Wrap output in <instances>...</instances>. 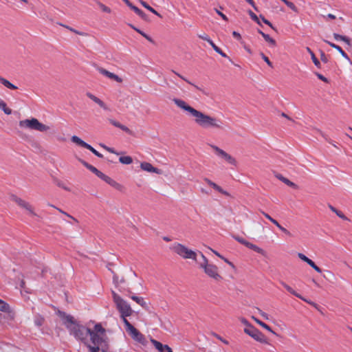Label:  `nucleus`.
Listing matches in <instances>:
<instances>
[{"label": "nucleus", "instance_id": "obj_1", "mask_svg": "<svg viewBox=\"0 0 352 352\" xmlns=\"http://www.w3.org/2000/svg\"><path fill=\"white\" fill-rule=\"evenodd\" d=\"M173 102L178 108L185 111L186 115L192 118L193 122L201 129L208 131L225 129V123L221 119L199 111L182 99L175 98Z\"/></svg>", "mask_w": 352, "mask_h": 352}, {"label": "nucleus", "instance_id": "obj_2", "mask_svg": "<svg viewBox=\"0 0 352 352\" xmlns=\"http://www.w3.org/2000/svg\"><path fill=\"white\" fill-rule=\"evenodd\" d=\"M63 320V323L69 329L70 333L78 340H80L86 344L87 337L89 333H90V329L78 324L74 320V318L69 315L64 316Z\"/></svg>", "mask_w": 352, "mask_h": 352}, {"label": "nucleus", "instance_id": "obj_3", "mask_svg": "<svg viewBox=\"0 0 352 352\" xmlns=\"http://www.w3.org/2000/svg\"><path fill=\"white\" fill-rule=\"evenodd\" d=\"M199 254L201 256V259L197 261L199 267L203 269L205 274L210 278L216 281L222 280L223 277L219 274L217 266L209 263L208 258L201 252H199Z\"/></svg>", "mask_w": 352, "mask_h": 352}, {"label": "nucleus", "instance_id": "obj_4", "mask_svg": "<svg viewBox=\"0 0 352 352\" xmlns=\"http://www.w3.org/2000/svg\"><path fill=\"white\" fill-rule=\"evenodd\" d=\"M112 296L113 302L116 305V308L120 313V317L124 323V319H126V317L130 316L132 314L133 310L130 305L115 292H112Z\"/></svg>", "mask_w": 352, "mask_h": 352}, {"label": "nucleus", "instance_id": "obj_5", "mask_svg": "<svg viewBox=\"0 0 352 352\" xmlns=\"http://www.w3.org/2000/svg\"><path fill=\"white\" fill-rule=\"evenodd\" d=\"M19 125L21 128L35 130L39 132H47L50 127L38 121V119L32 118L19 121Z\"/></svg>", "mask_w": 352, "mask_h": 352}, {"label": "nucleus", "instance_id": "obj_6", "mask_svg": "<svg viewBox=\"0 0 352 352\" xmlns=\"http://www.w3.org/2000/svg\"><path fill=\"white\" fill-rule=\"evenodd\" d=\"M170 250L184 259L197 261V253L182 243H175L173 244Z\"/></svg>", "mask_w": 352, "mask_h": 352}, {"label": "nucleus", "instance_id": "obj_7", "mask_svg": "<svg viewBox=\"0 0 352 352\" xmlns=\"http://www.w3.org/2000/svg\"><path fill=\"white\" fill-rule=\"evenodd\" d=\"M105 333V329L100 324H96L94 326V329H90L89 336L91 338V342L94 345H100L104 341L103 336Z\"/></svg>", "mask_w": 352, "mask_h": 352}, {"label": "nucleus", "instance_id": "obj_8", "mask_svg": "<svg viewBox=\"0 0 352 352\" xmlns=\"http://www.w3.org/2000/svg\"><path fill=\"white\" fill-rule=\"evenodd\" d=\"M124 325L126 332L134 340L142 344L146 343L144 336L135 328L127 319H124Z\"/></svg>", "mask_w": 352, "mask_h": 352}, {"label": "nucleus", "instance_id": "obj_9", "mask_svg": "<svg viewBox=\"0 0 352 352\" xmlns=\"http://www.w3.org/2000/svg\"><path fill=\"white\" fill-rule=\"evenodd\" d=\"M210 146L214 151L216 155L225 160L228 163L232 165L235 166L236 164V160L235 158L224 151L223 149L214 144H210Z\"/></svg>", "mask_w": 352, "mask_h": 352}, {"label": "nucleus", "instance_id": "obj_10", "mask_svg": "<svg viewBox=\"0 0 352 352\" xmlns=\"http://www.w3.org/2000/svg\"><path fill=\"white\" fill-rule=\"evenodd\" d=\"M12 200L14 201L19 207L26 210L30 214L36 216L33 206L28 201L22 199L17 196L13 195Z\"/></svg>", "mask_w": 352, "mask_h": 352}, {"label": "nucleus", "instance_id": "obj_11", "mask_svg": "<svg viewBox=\"0 0 352 352\" xmlns=\"http://www.w3.org/2000/svg\"><path fill=\"white\" fill-rule=\"evenodd\" d=\"M72 141L82 146V147H84L88 150H89L91 152H92L95 155H96L97 157H103V155L100 153L98 151H97L94 147H92L91 145H89V144L86 143L85 142H84L82 140H81L80 138H78V136L76 135H73L71 138Z\"/></svg>", "mask_w": 352, "mask_h": 352}, {"label": "nucleus", "instance_id": "obj_12", "mask_svg": "<svg viewBox=\"0 0 352 352\" xmlns=\"http://www.w3.org/2000/svg\"><path fill=\"white\" fill-rule=\"evenodd\" d=\"M234 239L236 241H237L238 242H239L240 243L244 245L245 246H246L247 248L254 250V252L258 253V254H261V255L263 256H265L266 255V252L264 250H263L262 248H259L258 246L246 241L245 239H244L243 238L241 237V236H234Z\"/></svg>", "mask_w": 352, "mask_h": 352}, {"label": "nucleus", "instance_id": "obj_13", "mask_svg": "<svg viewBox=\"0 0 352 352\" xmlns=\"http://www.w3.org/2000/svg\"><path fill=\"white\" fill-rule=\"evenodd\" d=\"M97 70L98 71V72L100 74H102L111 80H113L117 82L120 83L122 82V79L120 76H118V75H116L112 72H109L108 70H107L102 67H98L97 69Z\"/></svg>", "mask_w": 352, "mask_h": 352}, {"label": "nucleus", "instance_id": "obj_14", "mask_svg": "<svg viewBox=\"0 0 352 352\" xmlns=\"http://www.w3.org/2000/svg\"><path fill=\"white\" fill-rule=\"evenodd\" d=\"M86 96L89 99H91L92 101H94L96 104H97L102 109H104L105 111H109V109L107 107V105L102 100H100L99 98H98L97 96H96L93 94H91L90 92H87L86 94Z\"/></svg>", "mask_w": 352, "mask_h": 352}, {"label": "nucleus", "instance_id": "obj_15", "mask_svg": "<svg viewBox=\"0 0 352 352\" xmlns=\"http://www.w3.org/2000/svg\"><path fill=\"white\" fill-rule=\"evenodd\" d=\"M298 257L303 261L304 262L307 263L310 267H311L315 271H316L318 273H321L322 270L321 269L318 267L315 263L309 258L307 256H306L302 253H298Z\"/></svg>", "mask_w": 352, "mask_h": 352}, {"label": "nucleus", "instance_id": "obj_16", "mask_svg": "<svg viewBox=\"0 0 352 352\" xmlns=\"http://www.w3.org/2000/svg\"><path fill=\"white\" fill-rule=\"evenodd\" d=\"M204 182L210 186H211L212 188H213L215 190H217V192L226 195V196H228L229 197L230 195L228 192L224 190L221 186H219V185H217V184H215L214 182H213L212 181H211L210 179H209L208 178H204Z\"/></svg>", "mask_w": 352, "mask_h": 352}, {"label": "nucleus", "instance_id": "obj_17", "mask_svg": "<svg viewBox=\"0 0 352 352\" xmlns=\"http://www.w3.org/2000/svg\"><path fill=\"white\" fill-rule=\"evenodd\" d=\"M204 182L210 186H211L212 188H213L215 190H217V192L226 195V196H228L229 197L230 195L228 192L224 190L221 186H219V185H217V184H215L214 182H213L212 181H211L210 179H209L208 178H204Z\"/></svg>", "mask_w": 352, "mask_h": 352}, {"label": "nucleus", "instance_id": "obj_18", "mask_svg": "<svg viewBox=\"0 0 352 352\" xmlns=\"http://www.w3.org/2000/svg\"><path fill=\"white\" fill-rule=\"evenodd\" d=\"M261 213L267 219H269L272 223L276 225L280 230H281L283 232H284L285 234L288 236H292L290 232L287 230L286 228H283L281 225L279 224V223L274 219H273L271 216H270L267 213L261 211Z\"/></svg>", "mask_w": 352, "mask_h": 352}, {"label": "nucleus", "instance_id": "obj_19", "mask_svg": "<svg viewBox=\"0 0 352 352\" xmlns=\"http://www.w3.org/2000/svg\"><path fill=\"white\" fill-rule=\"evenodd\" d=\"M151 342L159 352H173L171 348L166 344L164 345L154 339H151Z\"/></svg>", "mask_w": 352, "mask_h": 352}, {"label": "nucleus", "instance_id": "obj_20", "mask_svg": "<svg viewBox=\"0 0 352 352\" xmlns=\"http://www.w3.org/2000/svg\"><path fill=\"white\" fill-rule=\"evenodd\" d=\"M140 168L143 170L148 172V173H155L157 174L161 173V170L160 169L155 168L154 166H153V165L151 163H148V162H142L140 164Z\"/></svg>", "mask_w": 352, "mask_h": 352}, {"label": "nucleus", "instance_id": "obj_21", "mask_svg": "<svg viewBox=\"0 0 352 352\" xmlns=\"http://www.w3.org/2000/svg\"><path fill=\"white\" fill-rule=\"evenodd\" d=\"M281 285L286 289V290L287 292H289L290 294H293L294 296H295L296 297L301 299L302 300L310 304V305H314L313 302L307 300L306 298H305L304 297H302L300 294H299L298 293H297L296 291H294L289 285H288L287 284H286L284 282H281Z\"/></svg>", "mask_w": 352, "mask_h": 352}, {"label": "nucleus", "instance_id": "obj_22", "mask_svg": "<svg viewBox=\"0 0 352 352\" xmlns=\"http://www.w3.org/2000/svg\"><path fill=\"white\" fill-rule=\"evenodd\" d=\"M256 341L265 344H270L269 339L259 330L252 337Z\"/></svg>", "mask_w": 352, "mask_h": 352}, {"label": "nucleus", "instance_id": "obj_23", "mask_svg": "<svg viewBox=\"0 0 352 352\" xmlns=\"http://www.w3.org/2000/svg\"><path fill=\"white\" fill-rule=\"evenodd\" d=\"M109 123H111L113 126L118 127L121 130L124 131V132L127 133L128 134H131V131L126 126L122 124L119 122L113 120V119H109Z\"/></svg>", "mask_w": 352, "mask_h": 352}, {"label": "nucleus", "instance_id": "obj_24", "mask_svg": "<svg viewBox=\"0 0 352 352\" xmlns=\"http://www.w3.org/2000/svg\"><path fill=\"white\" fill-rule=\"evenodd\" d=\"M103 180L117 190H121L122 188V186L121 184H120L119 183H118L117 182H116L115 180H113L107 175L104 177Z\"/></svg>", "mask_w": 352, "mask_h": 352}, {"label": "nucleus", "instance_id": "obj_25", "mask_svg": "<svg viewBox=\"0 0 352 352\" xmlns=\"http://www.w3.org/2000/svg\"><path fill=\"white\" fill-rule=\"evenodd\" d=\"M324 42L327 43L328 45H329L331 47L338 50V52L340 53V54L342 55V57H344L346 59H349L348 55L343 51V50L339 45H336L335 43H331L329 41H326V40H324Z\"/></svg>", "mask_w": 352, "mask_h": 352}, {"label": "nucleus", "instance_id": "obj_26", "mask_svg": "<svg viewBox=\"0 0 352 352\" xmlns=\"http://www.w3.org/2000/svg\"><path fill=\"white\" fill-rule=\"evenodd\" d=\"M258 32L262 35V36L263 37L265 41L266 42H267L270 45H271L272 46H276V41L274 38H272V37H270L269 34H265L260 30H258Z\"/></svg>", "mask_w": 352, "mask_h": 352}, {"label": "nucleus", "instance_id": "obj_27", "mask_svg": "<svg viewBox=\"0 0 352 352\" xmlns=\"http://www.w3.org/2000/svg\"><path fill=\"white\" fill-rule=\"evenodd\" d=\"M139 2L144 8L149 10L151 12L153 13L154 14L157 15L160 18L162 17V15L157 11H156L155 9L151 7L146 2L144 1L143 0H139Z\"/></svg>", "mask_w": 352, "mask_h": 352}, {"label": "nucleus", "instance_id": "obj_28", "mask_svg": "<svg viewBox=\"0 0 352 352\" xmlns=\"http://www.w3.org/2000/svg\"><path fill=\"white\" fill-rule=\"evenodd\" d=\"M276 177L279 180H280L281 182L285 183L286 185H287V186H289L290 187H292V188H296V185L294 182H291L287 178L283 177L282 175L277 174V175H276Z\"/></svg>", "mask_w": 352, "mask_h": 352}, {"label": "nucleus", "instance_id": "obj_29", "mask_svg": "<svg viewBox=\"0 0 352 352\" xmlns=\"http://www.w3.org/2000/svg\"><path fill=\"white\" fill-rule=\"evenodd\" d=\"M258 330V329L254 327L253 325H248V327H245L244 332L252 338Z\"/></svg>", "mask_w": 352, "mask_h": 352}, {"label": "nucleus", "instance_id": "obj_30", "mask_svg": "<svg viewBox=\"0 0 352 352\" xmlns=\"http://www.w3.org/2000/svg\"><path fill=\"white\" fill-rule=\"evenodd\" d=\"M0 82H1V84H3L5 87H6L8 89H13V90L17 89L16 86H15L14 85L11 83L7 79H6V78H4L3 77H1V76H0Z\"/></svg>", "mask_w": 352, "mask_h": 352}, {"label": "nucleus", "instance_id": "obj_31", "mask_svg": "<svg viewBox=\"0 0 352 352\" xmlns=\"http://www.w3.org/2000/svg\"><path fill=\"white\" fill-rule=\"evenodd\" d=\"M333 38L336 41H344L348 45H351V41H350V39L348 37H346L345 36H342V35L338 34L337 33H334L333 34Z\"/></svg>", "mask_w": 352, "mask_h": 352}, {"label": "nucleus", "instance_id": "obj_32", "mask_svg": "<svg viewBox=\"0 0 352 352\" xmlns=\"http://www.w3.org/2000/svg\"><path fill=\"white\" fill-rule=\"evenodd\" d=\"M119 162L123 164H131L133 162V159L130 156H122L119 158Z\"/></svg>", "mask_w": 352, "mask_h": 352}, {"label": "nucleus", "instance_id": "obj_33", "mask_svg": "<svg viewBox=\"0 0 352 352\" xmlns=\"http://www.w3.org/2000/svg\"><path fill=\"white\" fill-rule=\"evenodd\" d=\"M131 298L135 301L138 304L141 305L142 307H144L146 305V302L144 301V298L142 297H138L136 296H131Z\"/></svg>", "mask_w": 352, "mask_h": 352}, {"label": "nucleus", "instance_id": "obj_34", "mask_svg": "<svg viewBox=\"0 0 352 352\" xmlns=\"http://www.w3.org/2000/svg\"><path fill=\"white\" fill-rule=\"evenodd\" d=\"M80 162L87 168L89 169L90 171H91L92 173H96V172H98V169L94 167V166L88 164L87 162H86L84 160H80Z\"/></svg>", "mask_w": 352, "mask_h": 352}, {"label": "nucleus", "instance_id": "obj_35", "mask_svg": "<svg viewBox=\"0 0 352 352\" xmlns=\"http://www.w3.org/2000/svg\"><path fill=\"white\" fill-rule=\"evenodd\" d=\"M0 109H1L7 115H10L12 113V110L7 107L6 103L3 100H1V102L0 103Z\"/></svg>", "mask_w": 352, "mask_h": 352}, {"label": "nucleus", "instance_id": "obj_36", "mask_svg": "<svg viewBox=\"0 0 352 352\" xmlns=\"http://www.w3.org/2000/svg\"><path fill=\"white\" fill-rule=\"evenodd\" d=\"M174 74H175L177 76H179L180 78H182V80H184V81H186V82H188V84H190V85L193 86L197 90H199V91H202V89L198 87L197 85L192 83L190 81H189L188 79H186L185 77H184L183 76H182L181 74H179V73L173 71Z\"/></svg>", "mask_w": 352, "mask_h": 352}, {"label": "nucleus", "instance_id": "obj_37", "mask_svg": "<svg viewBox=\"0 0 352 352\" xmlns=\"http://www.w3.org/2000/svg\"><path fill=\"white\" fill-rule=\"evenodd\" d=\"M97 5L98 6V7L100 8V10L104 12H106V13H111V10L110 8H109L108 6H105L104 3L100 2V1H98L97 2Z\"/></svg>", "mask_w": 352, "mask_h": 352}, {"label": "nucleus", "instance_id": "obj_38", "mask_svg": "<svg viewBox=\"0 0 352 352\" xmlns=\"http://www.w3.org/2000/svg\"><path fill=\"white\" fill-rule=\"evenodd\" d=\"M9 310V305L3 300L0 299V311L6 312Z\"/></svg>", "mask_w": 352, "mask_h": 352}, {"label": "nucleus", "instance_id": "obj_39", "mask_svg": "<svg viewBox=\"0 0 352 352\" xmlns=\"http://www.w3.org/2000/svg\"><path fill=\"white\" fill-rule=\"evenodd\" d=\"M285 5L289 7L292 10H293L294 12L298 13V10L297 8V7L294 5V3L289 1H287L286 3H285Z\"/></svg>", "mask_w": 352, "mask_h": 352}, {"label": "nucleus", "instance_id": "obj_40", "mask_svg": "<svg viewBox=\"0 0 352 352\" xmlns=\"http://www.w3.org/2000/svg\"><path fill=\"white\" fill-rule=\"evenodd\" d=\"M248 14L250 16V18L254 21L256 23H258L259 25H261V22L259 21L258 17L251 10L248 12Z\"/></svg>", "mask_w": 352, "mask_h": 352}, {"label": "nucleus", "instance_id": "obj_41", "mask_svg": "<svg viewBox=\"0 0 352 352\" xmlns=\"http://www.w3.org/2000/svg\"><path fill=\"white\" fill-rule=\"evenodd\" d=\"M311 60H313L314 65L318 67V68H320L321 67V65H320V61L318 60V58H316V56H315L314 53H311Z\"/></svg>", "mask_w": 352, "mask_h": 352}, {"label": "nucleus", "instance_id": "obj_42", "mask_svg": "<svg viewBox=\"0 0 352 352\" xmlns=\"http://www.w3.org/2000/svg\"><path fill=\"white\" fill-rule=\"evenodd\" d=\"M256 310L265 320H268L270 319L269 315L267 313L263 311L260 308L256 307Z\"/></svg>", "mask_w": 352, "mask_h": 352}, {"label": "nucleus", "instance_id": "obj_43", "mask_svg": "<svg viewBox=\"0 0 352 352\" xmlns=\"http://www.w3.org/2000/svg\"><path fill=\"white\" fill-rule=\"evenodd\" d=\"M261 56L262 57V58L263 59V60L271 67H273L272 65V63L270 60V59L268 58V57H267L263 52H261Z\"/></svg>", "mask_w": 352, "mask_h": 352}, {"label": "nucleus", "instance_id": "obj_44", "mask_svg": "<svg viewBox=\"0 0 352 352\" xmlns=\"http://www.w3.org/2000/svg\"><path fill=\"white\" fill-rule=\"evenodd\" d=\"M136 32H138L139 34H140L142 36H144L148 41H150L151 43L153 42V39L148 35H147L146 33L142 32V30H136Z\"/></svg>", "mask_w": 352, "mask_h": 352}, {"label": "nucleus", "instance_id": "obj_45", "mask_svg": "<svg viewBox=\"0 0 352 352\" xmlns=\"http://www.w3.org/2000/svg\"><path fill=\"white\" fill-rule=\"evenodd\" d=\"M261 327H263V329H266L267 331L275 334V332L272 329V328L268 325L265 322H262L261 324Z\"/></svg>", "mask_w": 352, "mask_h": 352}, {"label": "nucleus", "instance_id": "obj_46", "mask_svg": "<svg viewBox=\"0 0 352 352\" xmlns=\"http://www.w3.org/2000/svg\"><path fill=\"white\" fill-rule=\"evenodd\" d=\"M87 347L90 350V352H99L100 349L98 345L91 346L88 344Z\"/></svg>", "mask_w": 352, "mask_h": 352}, {"label": "nucleus", "instance_id": "obj_47", "mask_svg": "<svg viewBox=\"0 0 352 352\" xmlns=\"http://www.w3.org/2000/svg\"><path fill=\"white\" fill-rule=\"evenodd\" d=\"M214 11L217 12V14H219L222 18L223 20H224L225 21H228V17L218 9L214 8Z\"/></svg>", "mask_w": 352, "mask_h": 352}, {"label": "nucleus", "instance_id": "obj_48", "mask_svg": "<svg viewBox=\"0 0 352 352\" xmlns=\"http://www.w3.org/2000/svg\"><path fill=\"white\" fill-rule=\"evenodd\" d=\"M198 36H199V38L207 41L208 43H209V41L211 40L210 38V37L206 33H203L202 34H199Z\"/></svg>", "mask_w": 352, "mask_h": 352}, {"label": "nucleus", "instance_id": "obj_49", "mask_svg": "<svg viewBox=\"0 0 352 352\" xmlns=\"http://www.w3.org/2000/svg\"><path fill=\"white\" fill-rule=\"evenodd\" d=\"M335 213L342 219L348 220L347 217L340 210H336V212H335Z\"/></svg>", "mask_w": 352, "mask_h": 352}, {"label": "nucleus", "instance_id": "obj_50", "mask_svg": "<svg viewBox=\"0 0 352 352\" xmlns=\"http://www.w3.org/2000/svg\"><path fill=\"white\" fill-rule=\"evenodd\" d=\"M216 338H217L218 340H221L223 343H224L225 344H228L229 342L228 340L223 339L222 337H221L219 335L217 334V333H213L212 334Z\"/></svg>", "mask_w": 352, "mask_h": 352}, {"label": "nucleus", "instance_id": "obj_51", "mask_svg": "<svg viewBox=\"0 0 352 352\" xmlns=\"http://www.w3.org/2000/svg\"><path fill=\"white\" fill-rule=\"evenodd\" d=\"M208 43L211 45V47L217 53L221 50L218 46H217L214 44V43L212 40H210Z\"/></svg>", "mask_w": 352, "mask_h": 352}, {"label": "nucleus", "instance_id": "obj_52", "mask_svg": "<svg viewBox=\"0 0 352 352\" xmlns=\"http://www.w3.org/2000/svg\"><path fill=\"white\" fill-rule=\"evenodd\" d=\"M102 147L106 150L108 152L111 153H114L116 155H119L118 153H117L113 148H110V147H108L107 146H102Z\"/></svg>", "mask_w": 352, "mask_h": 352}, {"label": "nucleus", "instance_id": "obj_53", "mask_svg": "<svg viewBox=\"0 0 352 352\" xmlns=\"http://www.w3.org/2000/svg\"><path fill=\"white\" fill-rule=\"evenodd\" d=\"M260 18L262 19V21L264 23H265L266 25H269L270 27H271L272 28L274 29L272 24L268 20H267L263 16L260 15Z\"/></svg>", "mask_w": 352, "mask_h": 352}, {"label": "nucleus", "instance_id": "obj_54", "mask_svg": "<svg viewBox=\"0 0 352 352\" xmlns=\"http://www.w3.org/2000/svg\"><path fill=\"white\" fill-rule=\"evenodd\" d=\"M56 209L61 213L64 214L65 215H66L67 217H68L69 218L73 219L74 221H76L77 222V220L72 216H71L70 214H67V212L63 211L60 208H57Z\"/></svg>", "mask_w": 352, "mask_h": 352}, {"label": "nucleus", "instance_id": "obj_55", "mask_svg": "<svg viewBox=\"0 0 352 352\" xmlns=\"http://www.w3.org/2000/svg\"><path fill=\"white\" fill-rule=\"evenodd\" d=\"M239 320L245 327H248V325H252L245 318H241Z\"/></svg>", "mask_w": 352, "mask_h": 352}, {"label": "nucleus", "instance_id": "obj_56", "mask_svg": "<svg viewBox=\"0 0 352 352\" xmlns=\"http://www.w3.org/2000/svg\"><path fill=\"white\" fill-rule=\"evenodd\" d=\"M320 59L322 62L324 63H327L328 62V58L327 56L324 54V52H321V55H320Z\"/></svg>", "mask_w": 352, "mask_h": 352}, {"label": "nucleus", "instance_id": "obj_57", "mask_svg": "<svg viewBox=\"0 0 352 352\" xmlns=\"http://www.w3.org/2000/svg\"><path fill=\"white\" fill-rule=\"evenodd\" d=\"M316 76H317V77H318L320 80H322V81H324V82H328L327 78H325V77H324V76H322V74H319V73H317V74H316Z\"/></svg>", "mask_w": 352, "mask_h": 352}, {"label": "nucleus", "instance_id": "obj_58", "mask_svg": "<svg viewBox=\"0 0 352 352\" xmlns=\"http://www.w3.org/2000/svg\"><path fill=\"white\" fill-rule=\"evenodd\" d=\"M65 28H67L68 30H69L71 32H74V33H76V34H77L78 35H83V33L80 32L78 30H75V29H74L72 28H70L69 26H65Z\"/></svg>", "mask_w": 352, "mask_h": 352}, {"label": "nucleus", "instance_id": "obj_59", "mask_svg": "<svg viewBox=\"0 0 352 352\" xmlns=\"http://www.w3.org/2000/svg\"><path fill=\"white\" fill-rule=\"evenodd\" d=\"M96 175L100 177V179H102V180L104 179V177L107 176L106 175H104L103 173H102L101 171L98 170V172H96Z\"/></svg>", "mask_w": 352, "mask_h": 352}, {"label": "nucleus", "instance_id": "obj_60", "mask_svg": "<svg viewBox=\"0 0 352 352\" xmlns=\"http://www.w3.org/2000/svg\"><path fill=\"white\" fill-rule=\"evenodd\" d=\"M232 36L235 38H236L237 40H241V34L239 32H236V31L232 32Z\"/></svg>", "mask_w": 352, "mask_h": 352}, {"label": "nucleus", "instance_id": "obj_61", "mask_svg": "<svg viewBox=\"0 0 352 352\" xmlns=\"http://www.w3.org/2000/svg\"><path fill=\"white\" fill-rule=\"evenodd\" d=\"M130 8L133 10L137 14H138L140 13V12L141 11L140 9H139L138 7L132 5Z\"/></svg>", "mask_w": 352, "mask_h": 352}, {"label": "nucleus", "instance_id": "obj_62", "mask_svg": "<svg viewBox=\"0 0 352 352\" xmlns=\"http://www.w3.org/2000/svg\"><path fill=\"white\" fill-rule=\"evenodd\" d=\"M250 5H251L255 10H257V7L256 6L253 0H245Z\"/></svg>", "mask_w": 352, "mask_h": 352}, {"label": "nucleus", "instance_id": "obj_63", "mask_svg": "<svg viewBox=\"0 0 352 352\" xmlns=\"http://www.w3.org/2000/svg\"><path fill=\"white\" fill-rule=\"evenodd\" d=\"M138 15L144 19H146V14L142 10Z\"/></svg>", "mask_w": 352, "mask_h": 352}, {"label": "nucleus", "instance_id": "obj_64", "mask_svg": "<svg viewBox=\"0 0 352 352\" xmlns=\"http://www.w3.org/2000/svg\"><path fill=\"white\" fill-rule=\"evenodd\" d=\"M217 53L219 54H220L221 56L224 57V58H227L228 57L226 54H225L221 50H220Z\"/></svg>", "mask_w": 352, "mask_h": 352}]
</instances>
